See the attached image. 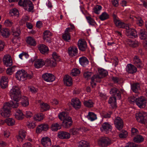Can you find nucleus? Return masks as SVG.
Returning a JSON list of instances; mask_svg holds the SVG:
<instances>
[{"label": "nucleus", "instance_id": "nucleus-5", "mask_svg": "<svg viewBox=\"0 0 147 147\" xmlns=\"http://www.w3.org/2000/svg\"><path fill=\"white\" fill-rule=\"evenodd\" d=\"M112 129V127L110 123L105 122L102 124L100 130L102 132L108 134L111 131Z\"/></svg>", "mask_w": 147, "mask_h": 147}, {"label": "nucleus", "instance_id": "nucleus-59", "mask_svg": "<svg viewBox=\"0 0 147 147\" xmlns=\"http://www.w3.org/2000/svg\"><path fill=\"white\" fill-rule=\"evenodd\" d=\"M92 74V72L89 71H86L84 74V78L88 80L90 79Z\"/></svg>", "mask_w": 147, "mask_h": 147}, {"label": "nucleus", "instance_id": "nucleus-20", "mask_svg": "<svg viewBox=\"0 0 147 147\" xmlns=\"http://www.w3.org/2000/svg\"><path fill=\"white\" fill-rule=\"evenodd\" d=\"M63 121L62 123L63 125L65 128H69L72 125V121L70 117L67 118Z\"/></svg>", "mask_w": 147, "mask_h": 147}, {"label": "nucleus", "instance_id": "nucleus-34", "mask_svg": "<svg viewBox=\"0 0 147 147\" xmlns=\"http://www.w3.org/2000/svg\"><path fill=\"white\" fill-rule=\"evenodd\" d=\"M86 117L88 119L91 121H93L97 119L96 115L92 112H89Z\"/></svg>", "mask_w": 147, "mask_h": 147}, {"label": "nucleus", "instance_id": "nucleus-28", "mask_svg": "<svg viewBox=\"0 0 147 147\" xmlns=\"http://www.w3.org/2000/svg\"><path fill=\"white\" fill-rule=\"evenodd\" d=\"M24 8L25 10L30 11L33 9L34 7L32 2L30 1L26 0L25 6H24Z\"/></svg>", "mask_w": 147, "mask_h": 147}, {"label": "nucleus", "instance_id": "nucleus-50", "mask_svg": "<svg viewBox=\"0 0 147 147\" xmlns=\"http://www.w3.org/2000/svg\"><path fill=\"white\" fill-rule=\"evenodd\" d=\"M131 137H134L138 136V130L137 128L132 127L131 130Z\"/></svg>", "mask_w": 147, "mask_h": 147}, {"label": "nucleus", "instance_id": "nucleus-41", "mask_svg": "<svg viewBox=\"0 0 147 147\" xmlns=\"http://www.w3.org/2000/svg\"><path fill=\"white\" fill-rule=\"evenodd\" d=\"M21 104L23 106L26 107L28 106L29 104L28 98L26 96H23L22 97Z\"/></svg>", "mask_w": 147, "mask_h": 147}, {"label": "nucleus", "instance_id": "nucleus-26", "mask_svg": "<svg viewBox=\"0 0 147 147\" xmlns=\"http://www.w3.org/2000/svg\"><path fill=\"white\" fill-rule=\"evenodd\" d=\"M26 132L25 131L21 129L19 132V134L17 137L18 141L20 142H22L25 138L26 137Z\"/></svg>", "mask_w": 147, "mask_h": 147}, {"label": "nucleus", "instance_id": "nucleus-61", "mask_svg": "<svg viewBox=\"0 0 147 147\" xmlns=\"http://www.w3.org/2000/svg\"><path fill=\"white\" fill-rule=\"evenodd\" d=\"M10 13L17 16H18L19 14L18 10L15 8L11 9L10 11Z\"/></svg>", "mask_w": 147, "mask_h": 147}, {"label": "nucleus", "instance_id": "nucleus-31", "mask_svg": "<svg viewBox=\"0 0 147 147\" xmlns=\"http://www.w3.org/2000/svg\"><path fill=\"white\" fill-rule=\"evenodd\" d=\"M38 48L40 52L42 54L47 53L49 51L48 47L43 44L40 45Z\"/></svg>", "mask_w": 147, "mask_h": 147}, {"label": "nucleus", "instance_id": "nucleus-8", "mask_svg": "<svg viewBox=\"0 0 147 147\" xmlns=\"http://www.w3.org/2000/svg\"><path fill=\"white\" fill-rule=\"evenodd\" d=\"M21 98H18L16 99L14 98H11L12 99V101H11L9 102H6L5 103L10 108L11 107L14 108H17L19 105V101L20 100Z\"/></svg>", "mask_w": 147, "mask_h": 147}, {"label": "nucleus", "instance_id": "nucleus-30", "mask_svg": "<svg viewBox=\"0 0 147 147\" xmlns=\"http://www.w3.org/2000/svg\"><path fill=\"white\" fill-rule=\"evenodd\" d=\"M64 82L65 84L68 86L71 85L72 83L71 78L69 75H66L63 78Z\"/></svg>", "mask_w": 147, "mask_h": 147}, {"label": "nucleus", "instance_id": "nucleus-55", "mask_svg": "<svg viewBox=\"0 0 147 147\" xmlns=\"http://www.w3.org/2000/svg\"><path fill=\"white\" fill-rule=\"evenodd\" d=\"M129 100L130 102H132L134 104H136L138 105V102L137 101V98L134 96H132L129 98Z\"/></svg>", "mask_w": 147, "mask_h": 147}, {"label": "nucleus", "instance_id": "nucleus-9", "mask_svg": "<svg viewBox=\"0 0 147 147\" xmlns=\"http://www.w3.org/2000/svg\"><path fill=\"white\" fill-rule=\"evenodd\" d=\"M49 128L48 125L47 124H42L38 125L36 128V132L39 134L42 131H47Z\"/></svg>", "mask_w": 147, "mask_h": 147}, {"label": "nucleus", "instance_id": "nucleus-17", "mask_svg": "<svg viewBox=\"0 0 147 147\" xmlns=\"http://www.w3.org/2000/svg\"><path fill=\"white\" fill-rule=\"evenodd\" d=\"M3 62L7 67L11 66L12 64V61L10 55H5L3 58Z\"/></svg>", "mask_w": 147, "mask_h": 147}, {"label": "nucleus", "instance_id": "nucleus-48", "mask_svg": "<svg viewBox=\"0 0 147 147\" xmlns=\"http://www.w3.org/2000/svg\"><path fill=\"white\" fill-rule=\"evenodd\" d=\"M89 145L88 142L86 141L82 140L80 141L78 145V147H89Z\"/></svg>", "mask_w": 147, "mask_h": 147}, {"label": "nucleus", "instance_id": "nucleus-36", "mask_svg": "<svg viewBox=\"0 0 147 147\" xmlns=\"http://www.w3.org/2000/svg\"><path fill=\"white\" fill-rule=\"evenodd\" d=\"M40 109L42 112L48 110L50 108L49 105L46 103L42 102L40 104Z\"/></svg>", "mask_w": 147, "mask_h": 147}, {"label": "nucleus", "instance_id": "nucleus-29", "mask_svg": "<svg viewBox=\"0 0 147 147\" xmlns=\"http://www.w3.org/2000/svg\"><path fill=\"white\" fill-rule=\"evenodd\" d=\"M0 34L3 38H7L9 37L10 33L9 29L7 28H4L2 29Z\"/></svg>", "mask_w": 147, "mask_h": 147}, {"label": "nucleus", "instance_id": "nucleus-45", "mask_svg": "<svg viewBox=\"0 0 147 147\" xmlns=\"http://www.w3.org/2000/svg\"><path fill=\"white\" fill-rule=\"evenodd\" d=\"M51 128L52 131H56L61 128L60 126L57 123L53 124Z\"/></svg>", "mask_w": 147, "mask_h": 147}, {"label": "nucleus", "instance_id": "nucleus-40", "mask_svg": "<svg viewBox=\"0 0 147 147\" xmlns=\"http://www.w3.org/2000/svg\"><path fill=\"white\" fill-rule=\"evenodd\" d=\"M109 14L105 12L102 13L99 16V18L102 21H103L109 18Z\"/></svg>", "mask_w": 147, "mask_h": 147}, {"label": "nucleus", "instance_id": "nucleus-6", "mask_svg": "<svg viewBox=\"0 0 147 147\" xmlns=\"http://www.w3.org/2000/svg\"><path fill=\"white\" fill-rule=\"evenodd\" d=\"M10 108L6 104L4 103L3 107L0 111V114L2 116L4 117H9L10 115Z\"/></svg>", "mask_w": 147, "mask_h": 147}, {"label": "nucleus", "instance_id": "nucleus-64", "mask_svg": "<svg viewBox=\"0 0 147 147\" xmlns=\"http://www.w3.org/2000/svg\"><path fill=\"white\" fill-rule=\"evenodd\" d=\"M32 113L31 111H26L25 116L26 118H30L32 116Z\"/></svg>", "mask_w": 147, "mask_h": 147}, {"label": "nucleus", "instance_id": "nucleus-44", "mask_svg": "<svg viewBox=\"0 0 147 147\" xmlns=\"http://www.w3.org/2000/svg\"><path fill=\"white\" fill-rule=\"evenodd\" d=\"M12 31L13 32V35L14 36L16 37H19V36L21 33L19 27L16 29H13Z\"/></svg>", "mask_w": 147, "mask_h": 147}, {"label": "nucleus", "instance_id": "nucleus-39", "mask_svg": "<svg viewBox=\"0 0 147 147\" xmlns=\"http://www.w3.org/2000/svg\"><path fill=\"white\" fill-rule=\"evenodd\" d=\"M58 116L59 118L61 120H63L67 118L70 117L68 116L67 113L65 112H63L59 113Z\"/></svg>", "mask_w": 147, "mask_h": 147}, {"label": "nucleus", "instance_id": "nucleus-1", "mask_svg": "<svg viewBox=\"0 0 147 147\" xmlns=\"http://www.w3.org/2000/svg\"><path fill=\"white\" fill-rule=\"evenodd\" d=\"M10 95L11 98H21V92L19 88L17 86H13L10 91Z\"/></svg>", "mask_w": 147, "mask_h": 147}, {"label": "nucleus", "instance_id": "nucleus-16", "mask_svg": "<svg viewBox=\"0 0 147 147\" xmlns=\"http://www.w3.org/2000/svg\"><path fill=\"white\" fill-rule=\"evenodd\" d=\"M58 138L62 139H68L70 137V134L66 131H60L57 134Z\"/></svg>", "mask_w": 147, "mask_h": 147}, {"label": "nucleus", "instance_id": "nucleus-18", "mask_svg": "<svg viewBox=\"0 0 147 147\" xmlns=\"http://www.w3.org/2000/svg\"><path fill=\"white\" fill-rule=\"evenodd\" d=\"M14 116L16 119L20 120L24 118V115L21 110L17 109L15 110Z\"/></svg>", "mask_w": 147, "mask_h": 147}, {"label": "nucleus", "instance_id": "nucleus-49", "mask_svg": "<svg viewBox=\"0 0 147 147\" xmlns=\"http://www.w3.org/2000/svg\"><path fill=\"white\" fill-rule=\"evenodd\" d=\"M102 9V7L101 6L97 5L93 9V11L95 13L99 14Z\"/></svg>", "mask_w": 147, "mask_h": 147}, {"label": "nucleus", "instance_id": "nucleus-22", "mask_svg": "<svg viewBox=\"0 0 147 147\" xmlns=\"http://www.w3.org/2000/svg\"><path fill=\"white\" fill-rule=\"evenodd\" d=\"M68 53L71 57H73L78 54L77 48L75 47H70L68 49Z\"/></svg>", "mask_w": 147, "mask_h": 147}, {"label": "nucleus", "instance_id": "nucleus-54", "mask_svg": "<svg viewBox=\"0 0 147 147\" xmlns=\"http://www.w3.org/2000/svg\"><path fill=\"white\" fill-rule=\"evenodd\" d=\"M92 81L91 82V86L92 87H94L96 85L95 81L97 82H99L100 80L98 79V78H96L95 77H94V75L91 78Z\"/></svg>", "mask_w": 147, "mask_h": 147}, {"label": "nucleus", "instance_id": "nucleus-52", "mask_svg": "<svg viewBox=\"0 0 147 147\" xmlns=\"http://www.w3.org/2000/svg\"><path fill=\"white\" fill-rule=\"evenodd\" d=\"M80 73V71L79 69L75 68L72 70L71 74L73 76H76L79 75Z\"/></svg>", "mask_w": 147, "mask_h": 147}, {"label": "nucleus", "instance_id": "nucleus-42", "mask_svg": "<svg viewBox=\"0 0 147 147\" xmlns=\"http://www.w3.org/2000/svg\"><path fill=\"white\" fill-rule=\"evenodd\" d=\"M44 117V115L42 113L37 114L34 115L33 118L36 121H40L42 120Z\"/></svg>", "mask_w": 147, "mask_h": 147}, {"label": "nucleus", "instance_id": "nucleus-57", "mask_svg": "<svg viewBox=\"0 0 147 147\" xmlns=\"http://www.w3.org/2000/svg\"><path fill=\"white\" fill-rule=\"evenodd\" d=\"M79 130L77 128H73L70 129L69 132L72 135H76L79 133Z\"/></svg>", "mask_w": 147, "mask_h": 147}, {"label": "nucleus", "instance_id": "nucleus-14", "mask_svg": "<svg viewBox=\"0 0 147 147\" xmlns=\"http://www.w3.org/2000/svg\"><path fill=\"white\" fill-rule=\"evenodd\" d=\"M126 69L127 72L131 74L136 73L137 70V68L135 66L130 63L127 65Z\"/></svg>", "mask_w": 147, "mask_h": 147}, {"label": "nucleus", "instance_id": "nucleus-33", "mask_svg": "<svg viewBox=\"0 0 147 147\" xmlns=\"http://www.w3.org/2000/svg\"><path fill=\"white\" fill-rule=\"evenodd\" d=\"M45 64L48 66L55 67L56 65V62L53 59H47L45 61Z\"/></svg>", "mask_w": 147, "mask_h": 147}, {"label": "nucleus", "instance_id": "nucleus-25", "mask_svg": "<svg viewBox=\"0 0 147 147\" xmlns=\"http://www.w3.org/2000/svg\"><path fill=\"white\" fill-rule=\"evenodd\" d=\"M52 36L51 32L49 30H46L43 33V39L47 42H50V37Z\"/></svg>", "mask_w": 147, "mask_h": 147}, {"label": "nucleus", "instance_id": "nucleus-58", "mask_svg": "<svg viewBox=\"0 0 147 147\" xmlns=\"http://www.w3.org/2000/svg\"><path fill=\"white\" fill-rule=\"evenodd\" d=\"M27 125L28 127L30 129H33L36 126V124L34 122H27Z\"/></svg>", "mask_w": 147, "mask_h": 147}, {"label": "nucleus", "instance_id": "nucleus-46", "mask_svg": "<svg viewBox=\"0 0 147 147\" xmlns=\"http://www.w3.org/2000/svg\"><path fill=\"white\" fill-rule=\"evenodd\" d=\"M87 21L89 24L92 26H94L96 24L94 20L90 16L86 17Z\"/></svg>", "mask_w": 147, "mask_h": 147}, {"label": "nucleus", "instance_id": "nucleus-10", "mask_svg": "<svg viewBox=\"0 0 147 147\" xmlns=\"http://www.w3.org/2000/svg\"><path fill=\"white\" fill-rule=\"evenodd\" d=\"M115 127L119 130H120L123 127V122L122 120L119 117H117L114 121Z\"/></svg>", "mask_w": 147, "mask_h": 147}, {"label": "nucleus", "instance_id": "nucleus-3", "mask_svg": "<svg viewBox=\"0 0 147 147\" xmlns=\"http://www.w3.org/2000/svg\"><path fill=\"white\" fill-rule=\"evenodd\" d=\"M113 143V141L107 137H102L100 138L98 141V145L103 147H107Z\"/></svg>", "mask_w": 147, "mask_h": 147}, {"label": "nucleus", "instance_id": "nucleus-15", "mask_svg": "<svg viewBox=\"0 0 147 147\" xmlns=\"http://www.w3.org/2000/svg\"><path fill=\"white\" fill-rule=\"evenodd\" d=\"M71 104L73 107L76 109L80 108L81 106V102L77 98L72 99L71 100Z\"/></svg>", "mask_w": 147, "mask_h": 147}, {"label": "nucleus", "instance_id": "nucleus-19", "mask_svg": "<svg viewBox=\"0 0 147 147\" xmlns=\"http://www.w3.org/2000/svg\"><path fill=\"white\" fill-rule=\"evenodd\" d=\"M42 145L44 147L50 146L51 144V142L50 139L47 137H43L41 140Z\"/></svg>", "mask_w": 147, "mask_h": 147}, {"label": "nucleus", "instance_id": "nucleus-43", "mask_svg": "<svg viewBox=\"0 0 147 147\" xmlns=\"http://www.w3.org/2000/svg\"><path fill=\"white\" fill-rule=\"evenodd\" d=\"M84 105L88 107L91 108L93 107L94 103L91 100H84Z\"/></svg>", "mask_w": 147, "mask_h": 147}, {"label": "nucleus", "instance_id": "nucleus-47", "mask_svg": "<svg viewBox=\"0 0 147 147\" xmlns=\"http://www.w3.org/2000/svg\"><path fill=\"white\" fill-rule=\"evenodd\" d=\"M146 36V32L144 29H141L140 31V37L141 39H145Z\"/></svg>", "mask_w": 147, "mask_h": 147}, {"label": "nucleus", "instance_id": "nucleus-27", "mask_svg": "<svg viewBox=\"0 0 147 147\" xmlns=\"http://www.w3.org/2000/svg\"><path fill=\"white\" fill-rule=\"evenodd\" d=\"M110 93L113 95L117 97L118 99H120L121 97V94L120 92L116 88H114L111 90Z\"/></svg>", "mask_w": 147, "mask_h": 147}, {"label": "nucleus", "instance_id": "nucleus-24", "mask_svg": "<svg viewBox=\"0 0 147 147\" xmlns=\"http://www.w3.org/2000/svg\"><path fill=\"white\" fill-rule=\"evenodd\" d=\"M45 64V62L42 59H38L34 62V65L35 68H39Z\"/></svg>", "mask_w": 147, "mask_h": 147}, {"label": "nucleus", "instance_id": "nucleus-4", "mask_svg": "<svg viewBox=\"0 0 147 147\" xmlns=\"http://www.w3.org/2000/svg\"><path fill=\"white\" fill-rule=\"evenodd\" d=\"M113 21L116 26L120 28H125L127 24L121 20L116 15H113Z\"/></svg>", "mask_w": 147, "mask_h": 147}, {"label": "nucleus", "instance_id": "nucleus-7", "mask_svg": "<svg viewBox=\"0 0 147 147\" xmlns=\"http://www.w3.org/2000/svg\"><path fill=\"white\" fill-rule=\"evenodd\" d=\"M125 29H126V34L128 37L132 38L133 37H136L137 36V31L134 29L129 28L128 25Z\"/></svg>", "mask_w": 147, "mask_h": 147}, {"label": "nucleus", "instance_id": "nucleus-32", "mask_svg": "<svg viewBox=\"0 0 147 147\" xmlns=\"http://www.w3.org/2000/svg\"><path fill=\"white\" fill-rule=\"evenodd\" d=\"M79 61L80 65L83 67H85L89 63L88 59L85 57H82L79 59Z\"/></svg>", "mask_w": 147, "mask_h": 147}, {"label": "nucleus", "instance_id": "nucleus-23", "mask_svg": "<svg viewBox=\"0 0 147 147\" xmlns=\"http://www.w3.org/2000/svg\"><path fill=\"white\" fill-rule=\"evenodd\" d=\"M147 101L143 96H140L138 98V107L140 108H144L146 106Z\"/></svg>", "mask_w": 147, "mask_h": 147}, {"label": "nucleus", "instance_id": "nucleus-63", "mask_svg": "<svg viewBox=\"0 0 147 147\" xmlns=\"http://www.w3.org/2000/svg\"><path fill=\"white\" fill-rule=\"evenodd\" d=\"M15 70V68L14 67H12L9 68H8L6 70V73L7 74L9 75H11L13 73Z\"/></svg>", "mask_w": 147, "mask_h": 147}, {"label": "nucleus", "instance_id": "nucleus-62", "mask_svg": "<svg viewBox=\"0 0 147 147\" xmlns=\"http://www.w3.org/2000/svg\"><path fill=\"white\" fill-rule=\"evenodd\" d=\"M28 89L32 93L34 94L38 91V89L35 88L33 86H30L28 87Z\"/></svg>", "mask_w": 147, "mask_h": 147}, {"label": "nucleus", "instance_id": "nucleus-51", "mask_svg": "<svg viewBox=\"0 0 147 147\" xmlns=\"http://www.w3.org/2000/svg\"><path fill=\"white\" fill-rule=\"evenodd\" d=\"M52 57L53 60L56 61H59L60 60V56L56 53L54 52L52 54Z\"/></svg>", "mask_w": 147, "mask_h": 147}, {"label": "nucleus", "instance_id": "nucleus-2", "mask_svg": "<svg viewBox=\"0 0 147 147\" xmlns=\"http://www.w3.org/2000/svg\"><path fill=\"white\" fill-rule=\"evenodd\" d=\"M16 77L17 79L20 81H23L29 77L26 72L24 69H20L18 70L16 73Z\"/></svg>", "mask_w": 147, "mask_h": 147}, {"label": "nucleus", "instance_id": "nucleus-21", "mask_svg": "<svg viewBox=\"0 0 147 147\" xmlns=\"http://www.w3.org/2000/svg\"><path fill=\"white\" fill-rule=\"evenodd\" d=\"M79 49L82 51H84L87 47V44L85 40L84 39L80 40L78 43Z\"/></svg>", "mask_w": 147, "mask_h": 147}, {"label": "nucleus", "instance_id": "nucleus-38", "mask_svg": "<svg viewBox=\"0 0 147 147\" xmlns=\"http://www.w3.org/2000/svg\"><path fill=\"white\" fill-rule=\"evenodd\" d=\"M26 42L30 45L33 46H35L36 45V41L31 37H28L27 38Z\"/></svg>", "mask_w": 147, "mask_h": 147}, {"label": "nucleus", "instance_id": "nucleus-11", "mask_svg": "<svg viewBox=\"0 0 147 147\" xmlns=\"http://www.w3.org/2000/svg\"><path fill=\"white\" fill-rule=\"evenodd\" d=\"M42 78L46 81L49 82H52L55 79V76L50 73H45L42 76Z\"/></svg>", "mask_w": 147, "mask_h": 147}, {"label": "nucleus", "instance_id": "nucleus-60", "mask_svg": "<svg viewBox=\"0 0 147 147\" xmlns=\"http://www.w3.org/2000/svg\"><path fill=\"white\" fill-rule=\"evenodd\" d=\"M138 84L137 83L134 84L131 86V89L134 92L137 93L138 92Z\"/></svg>", "mask_w": 147, "mask_h": 147}, {"label": "nucleus", "instance_id": "nucleus-35", "mask_svg": "<svg viewBox=\"0 0 147 147\" xmlns=\"http://www.w3.org/2000/svg\"><path fill=\"white\" fill-rule=\"evenodd\" d=\"M109 103L110 104L111 107L115 108L116 107V98L115 97H110L109 100Z\"/></svg>", "mask_w": 147, "mask_h": 147}, {"label": "nucleus", "instance_id": "nucleus-12", "mask_svg": "<svg viewBox=\"0 0 147 147\" xmlns=\"http://www.w3.org/2000/svg\"><path fill=\"white\" fill-rule=\"evenodd\" d=\"M98 71L99 73V75H94V77H95L96 78H98V79L100 80L101 78H102L107 76L108 74L107 70L102 68L98 69Z\"/></svg>", "mask_w": 147, "mask_h": 147}, {"label": "nucleus", "instance_id": "nucleus-53", "mask_svg": "<svg viewBox=\"0 0 147 147\" xmlns=\"http://www.w3.org/2000/svg\"><path fill=\"white\" fill-rule=\"evenodd\" d=\"M19 37L14 36L12 40V42L14 45H17V46L19 45Z\"/></svg>", "mask_w": 147, "mask_h": 147}, {"label": "nucleus", "instance_id": "nucleus-13", "mask_svg": "<svg viewBox=\"0 0 147 147\" xmlns=\"http://www.w3.org/2000/svg\"><path fill=\"white\" fill-rule=\"evenodd\" d=\"M71 32V30L69 28H68L66 29L64 33L62 35L63 39L65 41L69 42L71 39V37L70 32Z\"/></svg>", "mask_w": 147, "mask_h": 147}, {"label": "nucleus", "instance_id": "nucleus-37", "mask_svg": "<svg viewBox=\"0 0 147 147\" xmlns=\"http://www.w3.org/2000/svg\"><path fill=\"white\" fill-rule=\"evenodd\" d=\"M9 126H13L15 124V120L12 118H9L6 119L4 121Z\"/></svg>", "mask_w": 147, "mask_h": 147}, {"label": "nucleus", "instance_id": "nucleus-56", "mask_svg": "<svg viewBox=\"0 0 147 147\" xmlns=\"http://www.w3.org/2000/svg\"><path fill=\"white\" fill-rule=\"evenodd\" d=\"M128 135V132L127 131H123L119 134V136L121 138H126Z\"/></svg>", "mask_w": 147, "mask_h": 147}]
</instances>
